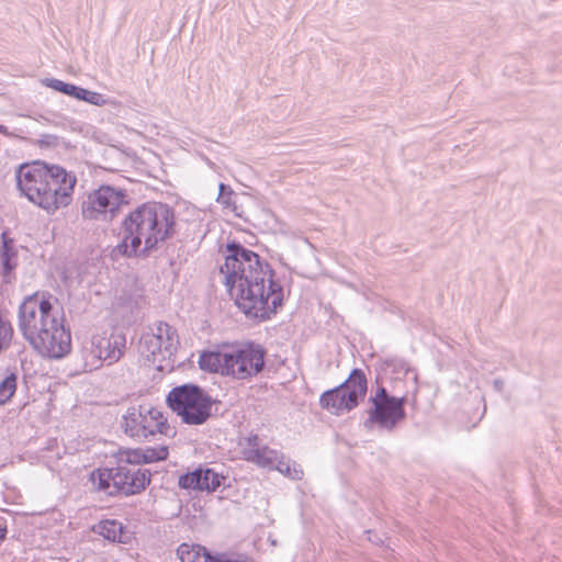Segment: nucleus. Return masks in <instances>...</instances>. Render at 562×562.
<instances>
[{
  "instance_id": "nucleus-1",
  "label": "nucleus",
  "mask_w": 562,
  "mask_h": 562,
  "mask_svg": "<svg viewBox=\"0 0 562 562\" xmlns=\"http://www.w3.org/2000/svg\"><path fill=\"white\" fill-rule=\"evenodd\" d=\"M224 263L218 272L238 310L256 323H265L284 307L288 296L270 262L237 239L220 247Z\"/></svg>"
},
{
  "instance_id": "nucleus-2",
  "label": "nucleus",
  "mask_w": 562,
  "mask_h": 562,
  "mask_svg": "<svg viewBox=\"0 0 562 562\" xmlns=\"http://www.w3.org/2000/svg\"><path fill=\"white\" fill-rule=\"evenodd\" d=\"M58 299L48 291L26 295L19 306L18 325L24 339L42 357L64 359L71 351V331L55 307Z\"/></svg>"
},
{
  "instance_id": "nucleus-3",
  "label": "nucleus",
  "mask_w": 562,
  "mask_h": 562,
  "mask_svg": "<svg viewBox=\"0 0 562 562\" xmlns=\"http://www.w3.org/2000/svg\"><path fill=\"white\" fill-rule=\"evenodd\" d=\"M177 226L176 211L170 204L143 202L122 220V240L112 252L125 258L146 259L177 235Z\"/></svg>"
},
{
  "instance_id": "nucleus-4",
  "label": "nucleus",
  "mask_w": 562,
  "mask_h": 562,
  "mask_svg": "<svg viewBox=\"0 0 562 562\" xmlns=\"http://www.w3.org/2000/svg\"><path fill=\"white\" fill-rule=\"evenodd\" d=\"M116 464L98 467L88 476L95 492L109 497H130L139 495L151 483L153 473L149 469L132 467L165 461L169 457L168 446L146 448H119L112 453Z\"/></svg>"
},
{
  "instance_id": "nucleus-5",
  "label": "nucleus",
  "mask_w": 562,
  "mask_h": 562,
  "mask_svg": "<svg viewBox=\"0 0 562 562\" xmlns=\"http://www.w3.org/2000/svg\"><path fill=\"white\" fill-rule=\"evenodd\" d=\"M14 177L20 196L50 215L71 203L77 184L76 175L40 159L20 164Z\"/></svg>"
},
{
  "instance_id": "nucleus-6",
  "label": "nucleus",
  "mask_w": 562,
  "mask_h": 562,
  "mask_svg": "<svg viewBox=\"0 0 562 562\" xmlns=\"http://www.w3.org/2000/svg\"><path fill=\"white\" fill-rule=\"evenodd\" d=\"M166 404L183 424L200 426L211 418L213 397L199 384L184 383L169 391Z\"/></svg>"
},
{
  "instance_id": "nucleus-7",
  "label": "nucleus",
  "mask_w": 562,
  "mask_h": 562,
  "mask_svg": "<svg viewBox=\"0 0 562 562\" xmlns=\"http://www.w3.org/2000/svg\"><path fill=\"white\" fill-rule=\"evenodd\" d=\"M367 393L368 379L364 371L360 368H353L344 382L321 394L319 406L336 416H340L358 407L364 401Z\"/></svg>"
},
{
  "instance_id": "nucleus-8",
  "label": "nucleus",
  "mask_w": 562,
  "mask_h": 562,
  "mask_svg": "<svg viewBox=\"0 0 562 562\" xmlns=\"http://www.w3.org/2000/svg\"><path fill=\"white\" fill-rule=\"evenodd\" d=\"M121 428L128 437L143 441L150 436L161 434L167 437H175L177 431L171 429L164 413L153 406H132L123 416Z\"/></svg>"
},
{
  "instance_id": "nucleus-9",
  "label": "nucleus",
  "mask_w": 562,
  "mask_h": 562,
  "mask_svg": "<svg viewBox=\"0 0 562 562\" xmlns=\"http://www.w3.org/2000/svg\"><path fill=\"white\" fill-rule=\"evenodd\" d=\"M267 349L255 340L235 341L228 345V376L250 380L267 368Z\"/></svg>"
},
{
  "instance_id": "nucleus-10",
  "label": "nucleus",
  "mask_w": 562,
  "mask_h": 562,
  "mask_svg": "<svg viewBox=\"0 0 562 562\" xmlns=\"http://www.w3.org/2000/svg\"><path fill=\"white\" fill-rule=\"evenodd\" d=\"M128 204L125 189L101 184L87 195L81 204V214L86 220L112 222L120 214L121 207Z\"/></svg>"
},
{
  "instance_id": "nucleus-11",
  "label": "nucleus",
  "mask_w": 562,
  "mask_h": 562,
  "mask_svg": "<svg viewBox=\"0 0 562 562\" xmlns=\"http://www.w3.org/2000/svg\"><path fill=\"white\" fill-rule=\"evenodd\" d=\"M395 391V386L389 387L383 383L372 382L371 394L368 400L370 406L366 411L368 417L363 422L367 429L376 426L381 430L391 432L402 424L391 398V392Z\"/></svg>"
},
{
  "instance_id": "nucleus-12",
  "label": "nucleus",
  "mask_w": 562,
  "mask_h": 562,
  "mask_svg": "<svg viewBox=\"0 0 562 562\" xmlns=\"http://www.w3.org/2000/svg\"><path fill=\"white\" fill-rule=\"evenodd\" d=\"M126 336L124 333L113 330L109 336L93 335L90 340V348H85L86 370L97 369L102 362L113 364L124 355Z\"/></svg>"
},
{
  "instance_id": "nucleus-13",
  "label": "nucleus",
  "mask_w": 562,
  "mask_h": 562,
  "mask_svg": "<svg viewBox=\"0 0 562 562\" xmlns=\"http://www.w3.org/2000/svg\"><path fill=\"white\" fill-rule=\"evenodd\" d=\"M374 378L372 382L383 383L396 387V382L407 378L411 373L413 374L414 381V397L418 392V374L409 363L398 356H386L378 357L376 362L373 364Z\"/></svg>"
},
{
  "instance_id": "nucleus-14",
  "label": "nucleus",
  "mask_w": 562,
  "mask_h": 562,
  "mask_svg": "<svg viewBox=\"0 0 562 562\" xmlns=\"http://www.w3.org/2000/svg\"><path fill=\"white\" fill-rule=\"evenodd\" d=\"M19 265V251L14 238L9 231L1 233L0 245V276L3 284H9L14 279V271Z\"/></svg>"
},
{
  "instance_id": "nucleus-15",
  "label": "nucleus",
  "mask_w": 562,
  "mask_h": 562,
  "mask_svg": "<svg viewBox=\"0 0 562 562\" xmlns=\"http://www.w3.org/2000/svg\"><path fill=\"white\" fill-rule=\"evenodd\" d=\"M90 530L112 543L128 544L133 538L127 526L117 519H102L92 525Z\"/></svg>"
},
{
  "instance_id": "nucleus-16",
  "label": "nucleus",
  "mask_w": 562,
  "mask_h": 562,
  "mask_svg": "<svg viewBox=\"0 0 562 562\" xmlns=\"http://www.w3.org/2000/svg\"><path fill=\"white\" fill-rule=\"evenodd\" d=\"M228 345L216 350L205 349L200 353L199 368L204 372L228 376Z\"/></svg>"
},
{
  "instance_id": "nucleus-17",
  "label": "nucleus",
  "mask_w": 562,
  "mask_h": 562,
  "mask_svg": "<svg viewBox=\"0 0 562 562\" xmlns=\"http://www.w3.org/2000/svg\"><path fill=\"white\" fill-rule=\"evenodd\" d=\"M200 480L202 492H206L207 494L214 493L218 487L223 486L224 488L229 487L231 483H227L228 476L223 473L216 472L213 468H209L202 464H199Z\"/></svg>"
},
{
  "instance_id": "nucleus-18",
  "label": "nucleus",
  "mask_w": 562,
  "mask_h": 562,
  "mask_svg": "<svg viewBox=\"0 0 562 562\" xmlns=\"http://www.w3.org/2000/svg\"><path fill=\"white\" fill-rule=\"evenodd\" d=\"M215 551L198 543H181L177 549V555L181 562H207L206 558H212Z\"/></svg>"
},
{
  "instance_id": "nucleus-19",
  "label": "nucleus",
  "mask_w": 562,
  "mask_h": 562,
  "mask_svg": "<svg viewBox=\"0 0 562 562\" xmlns=\"http://www.w3.org/2000/svg\"><path fill=\"white\" fill-rule=\"evenodd\" d=\"M246 460L262 468L273 469L277 463L280 452L271 449L268 446L260 448H250L245 452Z\"/></svg>"
},
{
  "instance_id": "nucleus-20",
  "label": "nucleus",
  "mask_w": 562,
  "mask_h": 562,
  "mask_svg": "<svg viewBox=\"0 0 562 562\" xmlns=\"http://www.w3.org/2000/svg\"><path fill=\"white\" fill-rule=\"evenodd\" d=\"M236 193L232 189L229 184L221 182L218 184V194L216 201L223 205L224 209H229L234 212L235 216L243 217L241 212H239V206L236 204L234 198Z\"/></svg>"
},
{
  "instance_id": "nucleus-21",
  "label": "nucleus",
  "mask_w": 562,
  "mask_h": 562,
  "mask_svg": "<svg viewBox=\"0 0 562 562\" xmlns=\"http://www.w3.org/2000/svg\"><path fill=\"white\" fill-rule=\"evenodd\" d=\"M18 387V372L12 371L0 381V406L7 404L15 394Z\"/></svg>"
},
{
  "instance_id": "nucleus-22",
  "label": "nucleus",
  "mask_w": 562,
  "mask_h": 562,
  "mask_svg": "<svg viewBox=\"0 0 562 562\" xmlns=\"http://www.w3.org/2000/svg\"><path fill=\"white\" fill-rule=\"evenodd\" d=\"M200 472L199 465L193 470H188L187 472L179 475L178 479V487L180 490L186 491H195V492H202L201 487V480H200Z\"/></svg>"
},
{
  "instance_id": "nucleus-23",
  "label": "nucleus",
  "mask_w": 562,
  "mask_h": 562,
  "mask_svg": "<svg viewBox=\"0 0 562 562\" xmlns=\"http://www.w3.org/2000/svg\"><path fill=\"white\" fill-rule=\"evenodd\" d=\"M273 470H277L283 475L296 481L302 480L304 475V472L300 465H296L295 462H293V465H291L290 460L285 461L281 453L279 456L277 463L273 467Z\"/></svg>"
},
{
  "instance_id": "nucleus-24",
  "label": "nucleus",
  "mask_w": 562,
  "mask_h": 562,
  "mask_svg": "<svg viewBox=\"0 0 562 562\" xmlns=\"http://www.w3.org/2000/svg\"><path fill=\"white\" fill-rule=\"evenodd\" d=\"M207 559V562H255L248 554L236 551H215L213 557Z\"/></svg>"
},
{
  "instance_id": "nucleus-25",
  "label": "nucleus",
  "mask_w": 562,
  "mask_h": 562,
  "mask_svg": "<svg viewBox=\"0 0 562 562\" xmlns=\"http://www.w3.org/2000/svg\"><path fill=\"white\" fill-rule=\"evenodd\" d=\"M156 335H160L159 338H162L166 351L170 350L175 340L178 342L177 330L166 322H159Z\"/></svg>"
},
{
  "instance_id": "nucleus-26",
  "label": "nucleus",
  "mask_w": 562,
  "mask_h": 562,
  "mask_svg": "<svg viewBox=\"0 0 562 562\" xmlns=\"http://www.w3.org/2000/svg\"><path fill=\"white\" fill-rule=\"evenodd\" d=\"M143 299L142 294L133 293L127 290H123L117 296V304L121 307L134 310L139 307V301Z\"/></svg>"
},
{
  "instance_id": "nucleus-27",
  "label": "nucleus",
  "mask_w": 562,
  "mask_h": 562,
  "mask_svg": "<svg viewBox=\"0 0 562 562\" xmlns=\"http://www.w3.org/2000/svg\"><path fill=\"white\" fill-rule=\"evenodd\" d=\"M80 101H83L86 103H89V104L95 105V106H104V105L111 103V101L109 99H106L104 97V94L97 92V91L86 89V88H83V90H82Z\"/></svg>"
},
{
  "instance_id": "nucleus-28",
  "label": "nucleus",
  "mask_w": 562,
  "mask_h": 562,
  "mask_svg": "<svg viewBox=\"0 0 562 562\" xmlns=\"http://www.w3.org/2000/svg\"><path fill=\"white\" fill-rule=\"evenodd\" d=\"M160 335H146L142 337V342L146 350L150 352L153 356L160 353L162 348L165 349V345L162 342V338H159Z\"/></svg>"
},
{
  "instance_id": "nucleus-29",
  "label": "nucleus",
  "mask_w": 562,
  "mask_h": 562,
  "mask_svg": "<svg viewBox=\"0 0 562 562\" xmlns=\"http://www.w3.org/2000/svg\"><path fill=\"white\" fill-rule=\"evenodd\" d=\"M393 393L394 392H391L392 403L397 412V415H398L401 422L403 423L407 417V413H406V408H405V406L408 402L407 392H404L401 395H395Z\"/></svg>"
},
{
  "instance_id": "nucleus-30",
  "label": "nucleus",
  "mask_w": 562,
  "mask_h": 562,
  "mask_svg": "<svg viewBox=\"0 0 562 562\" xmlns=\"http://www.w3.org/2000/svg\"><path fill=\"white\" fill-rule=\"evenodd\" d=\"M60 138L54 134H42L38 139L33 142L41 148H56L59 146Z\"/></svg>"
},
{
  "instance_id": "nucleus-31",
  "label": "nucleus",
  "mask_w": 562,
  "mask_h": 562,
  "mask_svg": "<svg viewBox=\"0 0 562 562\" xmlns=\"http://www.w3.org/2000/svg\"><path fill=\"white\" fill-rule=\"evenodd\" d=\"M226 411L227 409L221 401L213 398V404L211 406V417L223 416Z\"/></svg>"
},
{
  "instance_id": "nucleus-32",
  "label": "nucleus",
  "mask_w": 562,
  "mask_h": 562,
  "mask_svg": "<svg viewBox=\"0 0 562 562\" xmlns=\"http://www.w3.org/2000/svg\"><path fill=\"white\" fill-rule=\"evenodd\" d=\"M83 87L71 83L66 95L71 97L78 101L81 100Z\"/></svg>"
},
{
  "instance_id": "nucleus-33",
  "label": "nucleus",
  "mask_w": 562,
  "mask_h": 562,
  "mask_svg": "<svg viewBox=\"0 0 562 562\" xmlns=\"http://www.w3.org/2000/svg\"><path fill=\"white\" fill-rule=\"evenodd\" d=\"M8 532V520L5 517L0 516V546L7 540Z\"/></svg>"
},
{
  "instance_id": "nucleus-34",
  "label": "nucleus",
  "mask_w": 562,
  "mask_h": 562,
  "mask_svg": "<svg viewBox=\"0 0 562 562\" xmlns=\"http://www.w3.org/2000/svg\"><path fill=\"white\" fill-rule=\"evenodd\" d=\"M364 532L367 533V539L370 542H372L373 544L379 546V547L383 546L384 540L375 531L369 529V530H366Z\"/></svg>"
},
{
  "instance_id": "nucleus-35",
  "label": "nucleus",
  "mask_w": 562,
  "mask_h": 562,
  "mask_svg": "<svg viewBox=\"0 0 562 562\" xmlns=\"http://www.w3.org/2000/svg\"><path fill=\"white\" fill-rule=\"evenodd\" d=\"M63 80L56 78H44L42 80L43 86L50 88L55 91H59V87Z\"/></svg>"
},
{
  "instance_id": "nucleus-36",
  "label": "nucleus",
  "mask_w": 562,
  "mask_h": 562,
  "mask_svg": "<svg viewBox=\"0 0 562 562\" xmlns=\"http://www.w3.org/2000/svg\"><path fill=\"white\" fill-rule=\"evenodd\" d=\"M504 385H505V383H504L503 379L496 378L493 380V389L496 392H498V393L503 392Z\"/></svg>"
},
{
  "instance_id": "nucleus-37",
  "label": "nucleus",
  "mask_w": 562,
  "mask_h": 562,
  "mask_svg": "<svg viewBox=\"0 0 562 562\" xmlns=\"http://www.w3.org/2000/svg\"><path fill=\"white\" fill-rule=\"evenodd\" d=\"M0 134L9 138L18 137L14 132L9 131V128L3 124H0Z\"/></svg>"
},
{
  "instance_id": "nucleus-38",
  "label": "nucleus",
  "mask_w": 562,
  "mask_h": 562,
  "mask_svg": "<svg viewBox=\"0 0 562 562\" xmlns=\"http://www.w3.org/2000/svg\"><path fill=\"white\" fill-rule=\"evenodd\" d=\"M258 441H259V438L257 435H252V436H249L247 438V443L250 448H259L258 447Z\"/></svg>"
},
{
  "instance_id": "nucleus-39",
  "label": "nucleus",
  "mask_w": 562,
  "mask_h": 562,
  "mask_svg": "<svg viewBox=\"0 0 562 562\" xmlns=\"http://www.w3.org/2000/svg\"><path fill=\"white\" fill-rule=\"evenodd\" d=\"M71 82H66V81H61L60 83V87H59V93H63L66 95V93L68 92V89L70 87Z\"/></svg>"
},
{
  "instance_id": "nucleus-40",
  "label": "nucleus",
  "mask_w": 562,
  "mask_h": 562,
  "mask_svg": "<svg viewBox=\"0 0 562 562\" xmlns=\"http://www.w3.org/2000/svg\"><path fill=\"white\" fill-rule=\"evenodd\" d=\"M506 71H508V74L512 75L509 66H506Z\"/></svg>"
}]
</instances>
